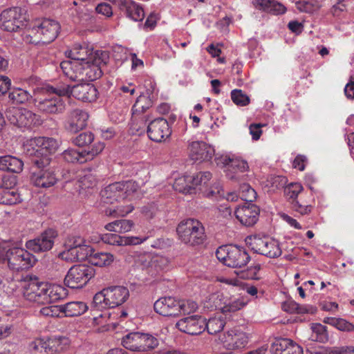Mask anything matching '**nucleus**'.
Returning <instances> with one entry per match:
<instances>
[{
    "instance_id": "052dcab7",
    "label": "nucleus",
    "mask_w": 354,
    "mask_h": 354,
    "mask_svg": "<svg viewBox=\"0 0 354 354\" xmlns=\"http://www.w3.org/2000/svg\"><path fill=\"white\" fill-rule=\"evenodd\" d=\"M191 176L192 185L194 191L197 186L206 185L212 178V174L209 171H203Z\"/></svg>"
},
{
    "instance_id": "e2e57ef3",
    "label": "nucleus",
    "mask_w": 354,
    "mask_h": 354,
    "mask_svg": "<svg viewBox=\"0 0 354 354\" xmlns=\"http://www.w3.org/2000/svg\"><path fill=\"white\" fill-rule=\"evenodd\" d=\"M84 239L80 236H68L66 239L64 246L65 250L63 252H71L77 246H80V244L84 243Z\"/></svg>"
},
{
    "instance_id": "13d9d810",
    "label": "nucleus",
    "mask_w": 354,
    "mask_h": 354,
    "mask_svg": "<svg viewBox=\"0 0 354 354\" xmlns=\"http://www.w3.org/2000/svg\"><path fill=\"white\" fill-rule=\"evenodd\" d=\"M231 99L237 106H245L250 104V97L241 89H234L231 92Z\"/></svg>"
},
{
    "instance_id": "a19ab883",
    "label": "nucleus",
    "mask_w": 354,
    "mask_h": 354,
    "mask_svg": "<svg viewBox=\"0 0 354 354\" xmlns=\"http://www.w3.org/2000/svg\"><path fill=\"white\" fill-rule=\"evenodd\" d=\"M8 97L12 104H21L28 102L32 98V95L28 91L17 87L11 89Z\"/></svg>"
},
{
    "instance_id": "4d7b16f0",
    "label": "nucleus",
    "mask_w": 354,
    "mask_h": 354,
    "mask_svg": "<svg viewBox=\"0 0 354 354\" xmlns=\"http://www.w3.org/2000/svg\"><path fill=\"white\" fill-rule=\"evenodd\" d=\"M303 187L300 183H290L284 189V194L287 199L290 201H294L299 198V195L301 193Z\"/></svg>"
},
{
    "instance_id": "49530a36",
    "label": "nucleus",
    "mask_w": 354,
    "mask_h": 354,
    "mask_svg": "<svg viewBox=\"0 0 354 354\" xmlns=\"http://www.w3.org/2000/svg\"><path fill=\"white\" fill-rule=\"evenodd\" d=\"M225 325V319L222 317H212L207 322L205 319V330L209 334L214 335L221 331Z\"/></svg>"
},
{
    "instance_id": "a18cd8bd",
    "label": "nucleus",
    "mask_w": 354,
    "mask_h": 354,
    "mask_svg": "<svg viewBox=\"0 0 354 354\" xmlns=\"http://www.w3.org/2000/svg\"><path fill=\"white\" fill-rule=\"evenodd\" d=\"M311 329V340L322 343L328 341V335L325 326L319 323H315L312 324Z\"/></svg>"
},
{
    "instance_id": "f257e3e1",
    "label": "nucleus",
    "mask_w": 354,
    "mask_h": 354,
    "mask_svg": "<svg viewBox=\"0 0 354 354\" xmlns=\"http://www.w3.org/2000/svg\"><path fill=\"white\" fill-rule=\"evenodd\" d=\"M129 297V291L128 288L120 286L104 288L96 293L91 305V311L93 315L94 322H97L98 317H102V313L97 315L95 312L119 306L124 303Z\"/></svg>"
},
{
    "instance_id": "338daca9",
    "label": "nucleus",
    "mask_w": 354,
    "mask_h": 354,
    "mask_svg": "<svg viewBox=\"0 0 354 354\" xmlns=\"http://www.w3.org/2000/svg\"><path fill=\"white\" fill-rule=\"evenodd\" d=\"M347 11L346 0H337L336 3L330 8V13L334 17H341Z\"/></svg>"
},
{
    "instance_id": "72a5a7b5",
    "label": "nucleus",
    "mask_w": 354,
    "mask_h": 354,
    "mask_svg": "<svg viewBox=\"0 0 354 354\" xmlns=\"http://www.w3.org/2000/svg\"><path fill=\"white\" fill-rule=\"evenodd\" d=\"M23 168L24 162L21 160L12 156H0V170L19 174Z\"/></svg>"
},
{
    "instance_id": "f03ea898",
    "label": "nucleus",
    "mask_w": 354,
    "mask_h": 354,
    "mask_svg": "<svg viewBox=\"0 0 354 354\" xmlns=\"http://www.w3.org/2000/svg\"><path fill=\"white\" fill-rule=\"evenodd\" d=\"M58 147V142L55 138L37 137L30 140L26 153L32 158L35 167H47L50 163V155L55 153Z\"/></svg>"
},
{
    "instance_id": "9b49d317",
    "label": "nucleus",
    "mask_w": 354,
    "mask_h": 354,
    "mask_svg": "<svg viewBox=\"0 0 354 354\" xmlns=\"http://www.w3.org/2000/svg\"><path fill=\"white\" fill-rule=\"evenodd\" d=\"M95 275V270L86 264H77L72 266L68 271L64 284L70 288H82Z\"/></svg>"
},
{
    "instance_id": "79ce46f5",
    "label": "nucleus",
    "mask_w": 354,
    "mask_h": 354,
    "mask_svg": "<svg viewBox=\"0 0 354 354\" xmlns=\"http://www.w3.org/2000/svg\"><path fill=\"white\" fill-rule=\"evenodd\" d=\"M152 104L153 102L149 97L145 95H140L132 106L133 118H136L139 115L145 113L152 106Z\"/></svg>"
},
{
    "instance_id": "f8f14e48",
    "label": "nucleus",
    "mask_w": 354,
    "mask_h": 354,
    "mask_svg": "<svg viewBox=\"0 0 354 354\" xmlns=\"http://www.w3.org/2000/svg\"><path fill=\"white\" fill-rule=\"evenodd\" d=\"M109 59L107 51L96 50L93 60L86 61L81 65L82 73V82H93L100 78L102 75V66H105Z\"/></svg>"
},
{
    "instance_id": "423d86ee",
    "label": "nucleus",
    "mask_w": 354,
    "mask_h": 354,
    "mask_svg": "<svg viewBox=\"0 0 354 354\" xmlns=\"http://www.w3.org/2000/svg\"><path fill=\"white\" fill-rule=\"evenodd\" d=\"M55 87L50 86L48 88L49 94L34 99V105L38 111L45 114H60L66 109V101L64 97L56 92Z\"/></svg>"
},
{
    "instance_id": "c756f323",
    "label": "nucleus",
    "mask_w": 354,
    "mask_h": 354,
    "mask_svg": "<svg viewBox=\"0 0 354 354\" xmlns=\"http://www.w3.org/2000/svg\"><path fill=\"white\" fill-rule=\"evenodd\" d=\"M92 250L93 248L91 246L86 245L85 241H84V243L80 244V246H77L70 252H60L59 254V257L62 260L71 262L84 261L85 259L88 261Z\"/></svg>"
},
{
    "instance_id": "dca6fc26",
    "label": "nucleus",
    "mask_w": 354,
    "mask_h": 354,
    "mask_svg": "<svg viewBox=\"0 0 354 354\" xmlns=\"http://www.w3.org/2000/svg\"><path fill=\"white\" fill-rule=\"evenodd\" d=\"M47 283L39 281L38 278L28 277L24 281L23 286V296L24 299L33 304L45 305L46 297Z\"/></svg>"
},
{
    "instance_id": "2eb2a0df",
    "label": "nucleus",
    "mask_w": 354,
    "mask_h": 354,
    "mask_svg": "<svg viewBox=\"0 0 354 354\" xmlns=\"http://www.w3.org/2000/svg\"><path fill=\"white\" fill-rule=\"evenodd\" d=\"M8 122L18 128H31L39 124L38 115L26 109L10 107L6 111Z\"/></svg>"
},
{
    "instance_id": "bf43d9fd",
    "label": "nucleus",
    "mask_w": 354,
    "mask_h": 354,
    "mask_svg": "<svg viewBox=\"0 0 354 354\" xmlns=\"http://www.w3.org/2000/svg\"><path fill=\"white\" fill-rule=\"evenodd\" d=\"M79 187L82 189L93 188L97 185V180L95 175L90 171L86 172L79 180Z\"/></svg>"
},
{
    "instance_id": "37998d69",
    "label": "nucleus",
    "mask_w": 354,
    "mask_h": 354,
    "mask_svg": "<svg viewBox=\"0 0 354 354\" xmlns=\"http://www.w3.org/2000/svg\"><path fill=\"white\" fill-rule=\"evenodd\" d=\"M174 189L184 194H192L194 192L192 185V176L189 175L183 176L176 178L174 184Z\"/></svg>"
},
{
    "instance_id": "774afa93",
    "label": "nucleus",
    "mask_w": 354,
    "mask_h": 354,
    "mask_svg": "<svg viewBox=\"0 0 354 354\" xmlns=\"http://www.w3.org/2000/svg\"><path fill=\"white\" fill-rule=\"evenodd\" d=\"M204 308L209 310L216 309L220 305L219 295L214 293L206 297L203 303Z\"/></svg>"
},
{
    "instance_id": "4be33fe9",
    "label": "nucleus",
    "mask_w": 354,
    "mask_h": 354,
    "mask_svg": "<svg viewBox=\"0 0 354 354\" xmlns=\"http://www.w3.org/2000/svg\"><path fill=\"white\" fill-rule=\"evenodd\" d=\"M189 156L194 161H209L214 155V149L203 141H194L189 144Z\"/></svg>"
},
{
    "instance_id": "6ab92c4d",
    "label": "nucleus",
    "mask_w": 354,
    "mask_h": 354,
    "mask_svg": "<svg viewBox=\"0 0 354 354\" xmlns=\"http://www.w3.org/2000/svg\"><path fill=\"white\" fill-rule=\"evenodd\" d=\"M176 327L190 335H198L205 330V318L200 315H191L178 320Z\"/></svg>"
},
{
    "instance_id": "b1692460",
    "label": "nucleus",
    "mask_w": 354,
    "mask_h": 354,
    "mask_svg": "<svg viewBox=\"0 0 354 354\" xmlns=\"http://www.w3.org/2000/svg\"><path fill=\"white\" fill-rule=\"evenodd\" d=\"M122 11L126 16L135 21H140L145 17L142 7L133 0H109Z\"/></svg>"
},
{
    "instance_id": "3c124183",
    "label": "nucleus",
    "mask_w": 354,
    "mask_h": 354,
    "mask_svg": "<svg viewBox=\"0 0 354 354\" xmlns=\"http://www.w3.org/2000/svg\"><path fill=\"white\" fill-rule=\"evenodd\" d=\"M178 315L181 313L189 315L195 313L198 308V303L192 299H181L178 300Z\"/></svg>"
},
{
    "instance_id": "7c9ffc66",
    "label": "nucleus",
    "mask_w": 354,
    "mask_h": 354,
    "mask_svg": "<svg viewBox=\"0 0 354 354\" xmlns=\"http://www.w3.org/2000/svg\"><path fill=\"white\" fill-rule=\"evenodd\" d=\"M102 241L106 244L113 245H131L143 243L146 238L140 239L138 236H124L117 234L106 233L101 236Z\"/></svg>"
},
{
    "instance_id": "6e6d98bb",
    "label": "nucleus",
    "mask_w": 354,
    "mask_h": 354,
    "mask_svg": "<svg viewBox=\"0 0 354 354\" xmlns=\"http://www.w3.org/2000/svg\"><path fill=\"white\" fill-rule=\"evenodd\" d=\"M32 354H48L47 338H37L29 345Z\"/></svg>"
},
{
    "instance_id": "2f4dec72",
    "label": "nucleus",
    "mask_w": 354,
    "mask_h": 354,
    "mask_svg": "<svg viewBox=\"0 0 354 354\" xmlns=\"http://www.w3.org/2000/svg\"><path fill=\"white\" fill-rule=\"evenodd\" d=\"M252 3L256 9L274 15H283L287 10L284 5L276 0H252Z\"/></svg>"
},
{
    "instance_id": "7ed1b4c3",
    "label": "nucleus",
    "mask_w": 354,
    "mask_h": 354,
    "mask_svg": "<svg viewBox=\"0 0 354 354\" xmlns=\"http://www.w3.org/2000/svg\"><path fill=\"white\" fill-rule=\"evenodd\" d=\"M0 260L7 261L10 269L20 271L34 266L37 259L28 250L0 245Z\"/></svg>"
},
{
    "instance_id": "09e8293b",
    "label": "nucleus",
    "mask_w": 354,
    "mask_h": 354,
    "mask_svg": "<svg viewBox=\"0 0 354 354\" xmlns=\"http://www.w3.org/2000/svg\"><path fill=\"white\" fill-rule=\"evenodd\" d=\"M324 322L342 331L351 332L354 330V325L342 318L327 317Z\"/></svg>"
},
{
    "instance_id": "39448f33",
    "label": "nucleus",
    "mask_w": 354,
    "mask_h": 354,
    "mask_svg": "<svg viewBox=\"0 0 354 354\" xmlns=\"http://www.w3.org/2000/svg\"><path fill=\"white\" fill-rule=\"evenodd\" d=\"M176 232L179 239L189 245L202 244L205 239L204 227L196 219L189 218L181 221L176 228Z\"/></svg>"
},
{
    "instance_id": "1a4fd4ad",
    "label": "nucleus",
    "mask_w": 354,
    "mask_h": 354,
    "mask_svg": "<svg viewBox=\"0 0 354 354\" xmlns=\"http://www.w3.org/2000/svg\"><path fill=\"white\" fill-rule=\"evenodd\" d=\"M246 241L254 252L268 258H277L282 253L278 241L268 236H250L247 238Z\"/></svg>"
},
{
    "instance_id": "0e129e2a",
    "label": "nucleus",
    "mask_w": 354,
    "mask_h": 354,
    "mask_svg": "<svg viewBox=\"0 0 354 354\" xmlns=\"http://www.w3.org/2000/svg\"><path fill=\"white\" fill-rule=\"evenodd\" d=\"M297 8L304 12H313L317 8V3L315 0H299L296 2Z\"/></svg>"
},
{
    "instance_id": "cd10ccee",
    "label": "nucleus",
    "mask_w": 354,
    "mask_h": 354,
    "mask_svg": "<svg viewBox=\"0 0 354 354\" xmlns=\"http://www.w3.org/2000/svg\"><path fill=\"white\" fill-rule=\"evenodd\" d=\"M272 354H303L302 348L289 339L274 341L270 347Z\"/></svg>"
},
{
    "instance_id": "f3484780",
    "label": "nucleus",
    "mask_w": 354,
    "mask_h": 354,
    "mask_svg": "<svg viewBox=\"0 0 354 354\" xmlns=\"http://www.w3.org/2000/svg\"><path fill=\"white\" fill-rule=\"evenodd\" d=\"M57 236V231L49 228L35 239L26 241L25 246L27 250L36 253L47 252L53 248Z\"/></svg>"
},
{
    "instance_id": "412c9836",
    "label": "nucleus",
    "mask_w": 354,
    "mask_h": 354,
    "mask_svg": "<svg viewBox=\"0 0 354 354\" xmlns=\"http://www.w3.org/2000/svg\"><path fill=\"white\" fill-rule=\"evenodd\" d=\"M31 174L30 180L32 184L39 187H49L53 186L58 178L53 168H39Z\"/></svg>"
},
{
    "instance_id": "393cba45",
    "label": "nucleus",
    "mask_w": 354,
    "mask_h": 354,
    "mask_svg": "<svg viewBox=\"0 0 354 354\" xmlns=\"http://www.w3.org/2000/svg\"><path fill=\"white\" fill-rule=\"evenodd\" d=\"M236 218L245 226H252L257 223L259 215V208L252 203H245L237 207L234 212Z\"/></svg>"
},
{
    "instance_id": "69168bd1",
    "label": "nucleus",
    "mask_w": 354,
    "mask_h": 354,
    "mask_svg": "<svg viewBox=\"0 0 354 354\" xmlns=\"http://www.w3.org/2000/svg\"><path fill=\"white\" fill-rule=\"evenodd\" d=\"M104 144L102 142L95 143L91 150L83 151L86 162L93 160L96 156L100 153L104 149Z\"/></svg>"
},
{
    "instance_id": "4c0bfd02",
    "label": "nucleus",
    "mask_w": 354,
    "mask_h": 354,
    "mask_svg": "<svg viewBox=\"0 0 354 354\" xmlns=\"http://www.w3.org/2000/svg\"><path fill=\"white\" fill-rule=\"evenodd\" d=\"M133 225L134 223L131 220L121 219L107 223L104 228L109 232L122 234L131 231Z\"/></svg>"
},
{
    "instance_id": "8fccbe9b",
    "label": "nucleus",
    "mask_w": 354,
    "mask_h": 354,
    "mask_svg": "<svg viewBox=\"0 0 354 354\" xmlns=\"http://www.w3.org/2000/svg\"><path fill=\"white\" fill-rule=\"evenodd\" d=\"M248 304V300L243 297L235 299L223 307H221V311L224 314L234 313L243 308Z\"/></svg>"
},
{
    "instance_id": "473e14b6",
    "label": "nucleus",
    "mask_w": 354,
    "mask_h": 354,
    "mask_svg": "<svg viewBox=\"0 0 354 354\" xmlns=\"http://www.w3.org/2000/svg\"><path fill=\"white\" fill-rule=\"evenodd\" d=\"M59 68L64 75L72 81H81L82 79L81 64L78 61H63L60 63Z\"/></svg>"
},
{
    "instance_id": "20e7f679",
    "label": "nucleus",
    "mask_w": 354,
    "mask_h": 354,
    "mask_svg": "<svg viewBox=\"0 0 354 354\" xmlns=\"http://www.w3.org/2000/svg\"><path fill=\"white\" fill-rule=\"evenodd\" d=\"M59 29V23L55 20L45 19L37 21L28 29L27 39L35 44H49L57 37Z\"/></svg>"
},
{
    "instance_id": "c9c22d12",
    "label": "nucleus",
    "mask_w": 354,
    "mask_h": 354,
    "mask_svg": "<svg viewBox=\"0 0 354 354\" xmlns=\"http://www.w3.org/2000/svg\"><path fill=\"white\" fill-rule=\"evenodd\" d=\"M69 345V339L66 337L53 336L47 337L48 354H55L65 350Z\"/></svg>"
},
{
    "instance_id": "aec40b11",
    "label": "nucleus",
    "mask_w": 354,
    "mask_h": 354,
    "mask_svg": "<svg viewBox=\"0 0 354 354\" xmlns=\"http://www.w3.org/2000/svg\"><path fill=\"white\" fill-rule=\"evenodd\" d=\"M171 133V130L167 120L162 118L153 120L147 126L148 137L156 142L165 141Z\"/></svg>"
},
{
    "instance_id": "c85d7f7f",
    "label": "nucleus",
    "mask_w": 354,
    "mask_h": 354,
    "mask_svg": "<svg viewBox=\"0 0 354 354\" xmlns=\"http://www.w3.org/2000/svg\"><path fill=\"white\" fill-rule=\"evenodd\" d=\"M96 50L93 51L88 46L75 44L74 47L66 52V55L73 61H78L81 65L86 61L93 60Z\"/></svg>"
},
{
    "instance_id": "58836bf2",
    "label": "nucleus",
    "mask_w": 354,
    "mask_h": 354,
    "mask_svg": "<svg viewBox=\"0 0 354 354\" xmlns=\"http://www.w3.org/2000/svg\"><path fill=\"white\" fill-rule=\"evenodd\" d=\"M114 260L113 255L108 252H95L93 250L88 262L95 266H109Z\"/></svg>"
},
{
    "instance_id": "9d476101",
    "label": "nucleus",
    "mask_w": 354,
    "mask_h": 354,
    "mask_svg": "<svg viewBox=\"0 0 354 354\" xmlns=\"http://www.w3.org/2000/svg\"><path fill=\"white\" fill-rule=\"evenodd\" d=\"M122 344L131 351L145 352L156 347L158 341L151 335L135 332L125 335L122 338Z\"/></svg>"
},
{
    "instance_id": "5fc2aeb1",
    "label": "nucleus",
    "mask_w": 354,
    "mask_h": 354,
    "mask_svg": "<svg viewBox=\"0 0 354 354\" xmlns=\"http://www.w3.org/2000/svg\"><path fill=\"white\" fill-rule=\"evenodd\" d=\"M240 198L246 202H253L257 196L256 191L248 183H243L239 188Z\"/></svg>"
},
{
    "instance_id": "603ef678",
    "label": "nucleus",
    "mask_w": 354,
    "mask_h": 354,
    "mask_svg": "<svg viewBox=\"0 0 354 354\" xmlns=\"http://www.w3.org/2000/svg\"><path fill=\"white\" fill-rule=\"evenodd\" d=\"M282 309L289 313L304 314L309 312L308 308L301 306L292 299H288L282 304Z\"/></svg>"
},
{
    "instance_id": "de8ad7c7",
    "label": "nucleus",
    "mask_w": 354,
    "mask_h": 354,
    "mask_svg": "<svg viewBox=\"0 0 354 354\" xmlns=\"http://www.w3.org/2000/svg\"><path fill=\"white\" fill-rule=\"evenodd\" d=\"M63 158L68 162H78L80 164L86 162V158L82 151H79L74 149H68L62 153Z\"/></svg>"
},
{
    "instance_id": "a211bd4d",
    "label": "nucleus",
    "mask_w": 354,
    "mask_h": 354,
    "mask_svg": "<svg viewBox=\"0 0 354 354\" xmlns=\"http://www.w3.org/2000/svg\"><path fill=\"white\" fill-rule=\"evenodd\" d=\"M249 339L248 333L240 327H234L223 334L221 342L227 350H240L247 346Z\"/></svg>"
},
{
    "instance_id": "5701e85b",
    "label": "nucleus",
    "mask_w": 354,
    "mask_h": 354,
    "mask_svg": "<svg viewBox=\"0 0 354 354\" xmlns=\"http://www.w3.org/2000/svg\"><path fill=\"white\" fill-rule=\"evenodd\" d=\"M88 119L87 112L79 109H74L68 113L64 127L71 133H77L86 127Z\"/></svg>"
},
{
    "instance_id": "bb28decb",
    "label": "nucleus",
    "mask_w": 354,
    "mask_h": 354,
    "mask_svg": "<svg viewBox=\"0 0 354 354\" xmlns=\"http://www.w3.org/2000/svg\"><path fill=\"white\" fill-rule=\"evenodd\" d=\"M223 163L227 167V176L231 180H239L241 175L248 169V162L239 158H230L227 156L222 157Z\"/></svg>"
},
{
    "instance_id": "c03bdc74",
    "label": "nucleus",
    "mask_w": 354,
    "mask_h": 354,
    "mask_svg": "<svg viewBox=\"0 0 354 354\" xmlns=\"http://www.w3.org/2000/svg\"><path fill=\"white\" fill-rule=\"evenodd\" d=\"M292 209L301 215L309 214L313 209V205L308 204L307 200L301 194L299 198L290 202Z\"/></svg>"
},
{
    "instance_id": "4468645a",
    "label": "nucleus",
    "mask_w": 354,
    "mask_h": 354,
    "mask_svg": "<svg viewBox=\"0 0 354 354\" xmlns=\"http://www.w3.org/2000/svg\"><path fill=\"white\" fill-rule=\"evenodd\" d=\"M28 20L26 11L19 7H13L2 11L0 15V26L8 32H16L25 25Z\"/></svg>"
},
{
    "instance_id": "f704fd0d",
    "label": "nucleus",
    "mask_w": 354,
    "mask_h": 354,
    "mask_svg": "<svg viewBox=\"0 0 354 354\" xmlns=\"http://www.w3.org/2000/svg\"><path fill=\"white\" fill-rule=\"evenodd\" d=\"M62 313L65 317H77L84 314L88 307L83 301H71L65 304L60 305Z\"/></svg>"
},
{
    "instance_id": "680f3d73",
    "label": "nucleus",
    "mask_w": 354,
    "mask_h": 354,
    "mask_svg": "<svg viewBox=\"0 0 354 354\" xmlns=\"http://www.w3.org/2000/svg\"><path fill=\"white\" fill-rule=\"evenodd\" d=\"M94 140V135L91 132H83L73 140V143L78 147H84Z\"/></svg>"
},
{
    "instance_id": "864d4df0",
    "label": "nucleus",
    "mask_w": 354,
    "mask_h": 354,
    "mask_svg": "<svg viewBox=\"0 0 354 354\" xmlns=\"http://www.w3.org/2000/svg\"><path fill=\"white\" fill-rule=\"evenodd\" d=\"M133 210V207L131 205H118L115 208H107L105 209V214L108 216L118 217L125 216Z\"/></svg>"
},
{
    "instance_id": "6e6552de",
    "label": "nucleus",
    "mask_w": 354,
    "mask_h": 354,
    "mask_svg": "<svg viewBox=\"0 0 354 354\" xmlns=\"http://www.w3.org/2000/svg\"><path fill=\"white\" fill-rule=\"evenodd\" d=\"M138 185L131 180L115 182L101 191L102 200L104 203H113L128 198L137 191Z\"/></svg>"
},
{
    "instance_id": "e433bc0d",
    "label": "nucleus",
    "mask_w": 354,
    "mask_h": 354,
    "mask_svg": "<svg viewBox=\"0 0 354 354\" xmlns=\"http://www.w3.org/2000/svg\"><path fill=\"white\" fill-rule=\"evenodd\" d=\"M45 304L53 303L64 298L67 295L66 290L62 286L47 283Z\"/></svg>"
},
{
    "instance_id": "ddd939ff",
    "label": "nucleus",
    "mask_w": 354,
    "mask_h": 354,
    "mask_svg": "<svg viewBox=\"0 0 354 354\" xmlns=\"http://www.w3.org/2000/svg\"><path fill=\"white\" fill-rule=\"evenodd\" d=\"M55 90L59 95H66L67 99L72 95L75 98L85 102H93L97 97V90L91 84H80L73 87L69 85H60Z\"/></svg>"
},
{
    "instance_id": "a878e982",
    "label": "nucleus",
    "mask_w": 354,
    "mask_h": 354,
    "mask_svg": "<svg viewBox=\"0 0 354 354\" xmlns=\"http://www.w3.org/2000/svg\"><path fill=\"white\" fill-rule=\"evenodd\" d=\"M178 300L172 297H164L158 299L153 304L154 310L162 316H178Z\"/></svg>"
},
{
    "instance_id": "ea45409f",
    "label": "nucleus",
    "mask_w": 354,
    "mask_h": 354,
    "mask_svg": "<svg viewBox=\"0 0 354 354\" xmlns=\"http://www.w3.org/2000/svg\"><path fill=\"white\" fill-rule=\"evenodd\" d=\"M21 201L19 194L13 189L0 188V204L12 205Z\"/></svg>"
},
{
    "instance_id": "0eeeda50",
    "label": "nucleus",
    "mask_w": 354,
    "mask_h": 354,
    "mask_svg": "<svg viewBox=\"0 0 354 354\" xmlns=\"http://www.w3.org/2000/svg\"><path fill=\"white\" fill-rule=\"evenodd\" d=\"M216 256L223 264L232 268L243 267L250 259L244 248L233 245L220 246L216 251Z\"/></svg>"
}]
</instances>
